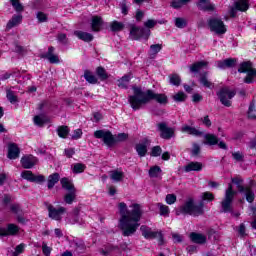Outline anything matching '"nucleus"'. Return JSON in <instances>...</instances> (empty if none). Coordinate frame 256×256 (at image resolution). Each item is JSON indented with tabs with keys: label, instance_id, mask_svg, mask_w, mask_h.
<instances>
[{
	"label": "nucleus",
	"instance_id": "obj_1",
	"mask_svg": "<svg viewBox=\"0 0 256 256\" xmlns=\"http://www.w3.org/2000/svg\"><path fill=\"white\" fill-rule=\"evenodd\" d=\"M119 228L122 231L123 237H131L137 233L139 229V222L141 221V216L143 215V210H141L140 204H132L127 208V204L124 202L119 203Z\"/></svg>",
	"mask_w": 256,
	"mask_h": 256
},
{
	"label": "nucleus",
	"instance_id": "obj_2",
	"mask_svg": "<svg viewBox=\"0 0 256 256\" xmlns=\"http://www.w3.org/2000/svg\"><path fill=\"white\" fill-rule=\"evenodd\" d=\"M134 95L129 96L128 101L133 109V111H139L142 105H147L149 101L153 100L160 103V105H167V95L156 94L153 90H147L144 92L140 87H132Z\"/></svg>",
	"mask_w": 256,
	"mask_h": 256
},
{
	"label": "nucleus",
	"instance_id": "obj_3",
	"mask_svg": "<svg viewBox=\"0 0 256 256\" xmlns=\"http://www.w3.org/2000/svg\"><path fill=\"white\" fill-rule=\"evenodd\" d=\"M202 201L199 204H195L193 198H188L185 203L176 210V215H191L192 217H199L205 213L203 209V201H213L215 195L211 192H203L201 195Z\"/></svg>",
	"mask_w": 256,
	"mask_h": 256
},
{
	"label": "nucleus",
	"instance_id": "obj_4",
	"mask_svg": "<svg viewBox=\"0 0 256 256\" xmlns=\"http://www.w3.org/2000/svg\"><path fill=\"white\" fill-rule=\"evenodd\" d=\"M238 73H247L246 77L244 78V83H247V85H251V83H255L256 69L253 68V62L244 61L240 63L238 68Z\"/></svg>",
	"mask_w": 256,
	"mask_h": 256
},
{
	"label": "nucleus",
	"instance_id": "obj_5",
	"mask_svg": "<svg viewBox=\"0 0 256 256\" xmlns=\"http://www.w3.org/2000/svg\"><path fill=\"white\" fill-rule=\"evenodd\" d=\"M235 195H237V192L233 190V185L228 184V188L225 192L224 200L221 202V213H231L232 208L231 204L233 203V199H235Z\"/></svg>",
	"mask_w": 256,
	"mask_h": 256
},
{
	"label": "nucleus",
	"instance_id": "obj_6",
	"mask_svg": "<svg viewBox=\"0 0 256 256\" xmlns=\"http://www.w3.org/2000/svg\"><path fill=\"white\" fill-rule=\"evenodd\" d=\"M216 95L219 98L220 103L222 105H224V107H231V105H232L231 99H233V97H235V95H237V92L229 89V87H224V88L220 89L216 93Z\"/></svg>",
	"mask_w": 256,
	"mask_h": 256
},
{
	"label": "nucleus",
	"instance_id": "obj_7",
	"mask_svg": "<svg viewBox=\"0 0 256 256\" xmlns=\"http://www.w3.org/2000/svg\"><path fill=\"white\" fill-rule=\"evenodd\" d=\"M94 137L96 139H102L103 143L106 144L107 147H113V145L117 143L115 136H113V133L109 130H97L94 132Z\"/></svg>",
	"mask_w": 256,
	"mask_h": 256
},
{
	"label": "nucleus",
	"instance_id": "obj_8",
	"mask_svg": "<svg viewBox=\"0 0 256 256\" xmlns=\"http://www.w3.org/2000/svg\"><path fill=\"white\" fill-rule=\"evenodd\" d=\"M45 207L48 209V216L50 219H54V221H61V219H63L62 216L67 213V208L62 206L55 208V206L49 204L48 202H45Z\"/></svg>",
	"mask_w": 256,
	"mask_h": 256
},
{
	"label": "nucleus",
	"instance_id": "obj_9",
	"mask_svg": "<svg viewBox=\"0 0 256 256\" xmlns=\"http://www.w3.org/2000/svg\"><path fill=\"white\" fill-rule=\"evenodd\" d=\"M208 25L210 31L216 33V35H225V33H227V28H225V24L219 18L209 19Z\"/></svg>",
	"mask_w": 256,
	"mask_h": 256
},
{
	"label": "nucleus",
	"instance_id": "obj_10",
	"mask_svg": "<svg viewBox=\"0 0 256 256\" xmlns=\"http://www.w3.org/2000/svg\"><path fill=\"white\" fill-rule=\"evenodd\" d=\"M157 131L160 132L161 139H173L175 137V128H171L167 125V122H160L156 124Z\"/></svg>",
	"mask_w": 256,
	"mask_h": 256
},
{
	"label": "nucleus",
	"instance_id": "obj_11",
	"mask_svg": "<svg viewBox=\"0 0 256 256\" xmlns=\"http://www.w3.org/2000/svg\"><path fill=\"white\" fill-rule=\"evenodd\" d=\"M130 35L135 41L141 39L142 37H144V39H149V35H151V30L132 26Z\"/></svg>",
	"mask_w": 256,
	"mask_h": 256
},
{
	"label": "nucleus",
	"instance_id": "obj_12",
	"mask_svg": "<svg viewBox=\"0 0 256 256\" xmlns=\"http://www.w3.org/2000/svg\"><path fill=\"white\" fill-rule=\"evenodd\" d=\"M22 179H26V181H30L31 183H43L45 181V176L38 175L35 176L33 172L29 170H25L21 173Z\"/></svg>",
	"mask_w": 256,
	"mask_h": 256
},
{
	"label": "nucleus",
	"instance_id": "obj_13",
	"mask_svg": "<svg viewBox=\"0 0 256 256\" xmlns=\"http://www.w3.org/2000/svg\"><path fill=\"white\" fill-rule=\"evenodd\" d=\"M249 9V2L247 0H239L235 3V8H231L230 17H237V11H247Z\"/></svg>",
	"mask_w": 256,
	"mask_h": 256
},
{
	"label": "nucleus",
	"instance_id": "obj_14",
	"mask_svg": "<svg viewBox=\"0 0 256 256\" xmlns=\"http://www.w3.org/2000/svg\"><path fill=\"white\" fill-rule=\"evenodd\" d=\"M21 164L24 169H33L37 165V159L33 155L23 156Z\"/></svg>",
	"mask_w": 256,
	"mask_h": 256
},
{
	"label": "nucleus",
	"instance_id": "obj_15",
	"mask_svg": "<svg viewBox=\"0 0 256 256\" xmlns=\"http://www.w3.org/2000/svg\"><path fill=\"white\" fill-rule=\"evenodd\" d=\"M19 233V226L8 224L6 228H2V237L15 236Z\"/></svg>",
	"mask_w": 256,
	"mask_h": 256
},
{
	"label": "nucleus",
	"instance_id": "obj_16",
	"mask_svg": "<svg viewBox=\"0 0 256 256\" xmlns=\"http://www.w3.org/2000/svg\"><path fill=\"white\" fill-rule=\"evenodd\" d=\"M140 231L145 239H157V235H159V232H155L145 225L140 227Z\"/></svg>",
	"mask_w": 256,
	"mask_h": 256
},
{
	"label": "nucleus",
	"instance_id": "obj_17",
	"mask_svg": "<svg viewBox=\"0 0 256 256\" xmlns=\"http://www.w3.org/2000/svg\"><path fill=\"white\" fill-rule=\"evenodd\" d=\"M19 153H21V150L19 149V146L15 143H10L8 145V159H18Z\"/></svg>",
	"mask_w": 256,
	"mask_h": 256
},
{
	"label": "nucleus",
	"instance_id": "obj_18",
	"mask_svg": "<svg viewBox=\"0 0 256 256\" xmlns=\"http://www.w3.org/2000/svg\"><path fill=\"white\" fill-rule=\"evenodd\" d=\"M237 63V59L228 58L217 62L218 69H231Z\"/></svg>",
	"mask_w": 256,
	"mask_h": 256
},
{
	"label": "nucleus",
	"instance_id": "obj_19",
	"mask_svg": "<svg viewBox=\"0 0 256 256\" xmlns=\"http://www.w3.org/2000/svg\"><path fill=\"white\" fill-rule=\"evenodd\" d=\"M55 47L50 46L48 52L45 55H42L44 59H48L49 63L55 64L59 63V56L55 55Z\"/></svg>",
	"mask_w": 256,
	"mask_h": 256
},
{
	"label": "nucleus",
	"instance_id": "obj_20",
	"mask_svg": "<svg viewBox=\"0 0 256 256\" xmlns=\"http://www.w3.org/2000/svg\"><path fill=\"white\" fill-rule=\"evenodd\" d=\"M190 239L192 243H197L198 245L207 243V236L197 232L190 233Z\"/></svg>",
	"mask_w": 256,
	"mask_h": 256
},
{
	"label": "nucleus",
	"instance_id": "obj_21",
	"mask_svg": "<svg viewBox=\"0 0 256 256\" xmlns=\"http://www.w3.org/2000/svg\"><path fill=\"white\" fill-rule=\"evenodd\" d=\"M103 27V18L101 16H93L91 21V29L94 33H99Z\"/></svg>",
	"mask_w": 256,
	"mask_h": 256
},
{
	"label": "nucleus",
	"instance_id": "obj_22",
	"mask_svg": "<svg viewBox=\"0 0 256 256\" xmlns=\"http://www.w3.org/2000/svg\"><path fill=\"white\" fill-rule=\"evenodd\" d=\"M60 183L62 185V189L67 191V193L77 191L73 182L71 180H69V178H67V177L62 178L60 180Z\"/></svg>",
	"mask_w": 256,
	"mask_h": 256
},
{
	"label": "nucleus",
	"instance_id": "obj_23",
	"mask_svg": "<svg viewBox=\"0 0 256 256\" xmlns=\"http://www.w3.org/2000/svg\"><path fill=\"white\" fill-rule=\"evenodd\" d=\"M74 35L78 37L81 41H84L85 43H91L93 41L94 37L93 34L89 32H83V31H75Z\"/></svg>",
	"mask_w": 256,
	"mask_h": 256
},
{
	"label": "nucleus",
	"instance_id": "obj_24",
	"mask_svg": "<svg viewBox=\"0 0 256 256\" xmlns=\"http://www.w3.org/2000/svg\"><path fill=\"white\" fill-rule=\"evenodd\" d=\"M207 65H209V62L207 61L195 62L189 66L190 73H199L201 69H204Z\"/></svg>",
	"mask_w": 256,
	"mask_h": 256
},
{
	"label": "nucleus",
	"instance_id": "obj_25",
	"mask_svg": "<svg viewBox=\"0 0 256 256\" xmlns=\"http://www.w3.org/2000/svg\"><path fill=\"white\" fill-rule=\"evenodd\" d=\"M22 21H23V16H21V15H14L8 21V23L6 25V29L9 31V29H13V27H17V25H21Z\"/></svg>",
	"mask_w": 256,
	"mask_h": 256
},
{
	"label": "nucleus",
	"instance_id": "obj_26",
	"mask_svg": "<svg viewBox=\"0 0 256 256\" xmlns=\"http://www.w3.org/2000/svg\"><path fill=\"white\" fill-rule=\"evenodd\" d=\"M182 133H188V135H194L195 137H201L203 135V132L199 131L195 127H191L189 125H184L181 128Z\"/></svg>",
	"mask_w": 256,
	"mask_h": 256
},
{
	"label": "nucleus",
	"instance_id": "obj_27",
	"mask_svg": "<svg viewBox=\"0 0 256 256\" xmlns=\"http://www.w3.org/2000/svg\"><path fill=\"white\" fill-rule=\"evenodd\" d=\"M203 169V164L201 162H190L184 167L186 173H191V171H201Z\"/></svg>",
	"mask_w": 256,
	"mask_h": 256
},
{
	"label": "nucleus",
	"instance_id": "obj_28",
	"mask_svg": "<svg viewBox=\"0 0 256 256\" xmlns=\"http://www.w3.org/2000/svg\"><path fill=\"white\" fill-rule=\"evenodd\" d=\"M132 78L133 74L131 73L124 75L121 80H118V87H120V89H127V87H129V81H131Z\"/></svg>",
	"mask_w": 256,
	"mask_h": 256
},
{
	"label": "nucleus",
	"instance_id": "obj_29",
	"mask_svg": "<svg viewBox=\"0 0 256 256\" xmlns=\"http://www.w3.org/2000/svg\"><path fill=\"white\" fill-rule=\"evenodd\" d=\"M81 210L79 208H74L72 213H70L69 217L67 218L68 223L70 225H75V223H79V213Z\"/></svg>",
	"mask_w": 256,
	"mask_h": 256
},
{
	"label": "nucleus",
	"instance_id": "obj_30",
	"mask_svg": "<svg viewBox=\"0 0 256 256\" xmlns=\"http://www.w3.org/2000/svg\"><path fill=\"white\" fill-rule=\"evenodd\" d=\"M59 179H61V176L59 173H53L48 177V189H53L57 183H59Z\"/></svg>",
	"mask_w": 256,
	"mask_h": 256
},
{
	"label": "nucleus",
	"instance_id": "obj_31",
	"mask_svg": "<svg viewBox=\"0 0 256 256\" xmlns=\"http://www.w3.org/2000/svg\"><path fill=\"white\" fill-rule=\"evenodd\" d=\"M71 247L77 251V253H85V243L81 240H73L71 242Z\"/></svg>",
	"mask_w": 256,
	"mask_h": 256
},
{
	"label": "nucleus",
	"instance_id": "obj_32",
	"mask_svg": "<svg viewBox=\"0 0 256 256\" xmlns=\"http://www.w3.org/2000/svg\"><path fill=\"white\" fill-rule=\"evenodd\" d=\"M125 177V174L123 173V171H119V170H112L110 172V179H112V181H115L116 183L121 182Z\"/></svg>",
	"mask_w": 256,
	"mask_h": 256
},
{
	"label": "nucleus",
	"instance_id": "obj_33",
	"mask_svg": "<svg viewBox=\"0 0 256 256\" xmlns=\"http://www.w3.org/2000/svg\"><path fill=\"white\" fill-rule=\"evenodd\" d=\"M197 7L201 11H213V6L209 0H198Z\"/></svg>",
	"mask_w": 256,
	"mask_h": 256
},
{
	"label": "nucleus",
	"instance_id": "obj_34",
	"mask_svg": "<svg viewBox=\"0 0 256 256\" xmlns=\"http://www.w3.org/2000/svg\"><path fill=\"white\" fill-rule=\"evenodd\" d=\"M240 193L244 194L248 203H253V201H255V192H253V189H251V187H245L243 192Z\"/></svg>",
	"mask_w": 256,
	"mask_h": 256
},
{
	"label": "nucleus",
	"instance_id": "obj_35",
	"mask_svg": "<svg viewBox=\"0 0 256 256\" xmlns=\"http://www.w3.org/2000/svg\"><path fill=\"white\" fill-rule=\"evenodd\" d=\"M207 75H209L208 72H204L202 74H200V84L203 85V87H206L207 89H211V87H213V84L211 81H209V79L207 78Z\"/></svg>",
	"mask_w": 256,
	"mask_h": 256
},
{
	"label": "nucleus",
	"instance_id": "obj_36",
	"mask_svg": "<svg viewBox=\"0 0 256 256\" xmlns=\"http://www.w3.org/2000/svg\"><path fill=\"white\" fill-rule=\"evenodd\" d=\"M163 49V45L161 44H152L149 50V56L151 59H155L157 57V53H159Z\"/></svg>",
	"mask_w": 256,
	"mask_h": 256
},
{
	"label": "nucleus",
	"instance_id": "obj_37",
	"mask_svg": "<svg viewBox=\"0 0 256 256\" xmlns=\"http://www.w3.org/2000/svg\"><path fill=\"white\" fill-rule=\"evenodd\" d=\"M77 199V191L67 192L64 195V203L72 205L73 201Z\"/></svg>",
	"mask_w": 256,
	"mask_h": 256
},
{
	"label": "nucleus",
	"instance_id": "obj_38",
	"mask_svg": "<svg viewBox=\"0 0 256 256\" xmlns=\"http://www.w3.org/2000/svg\"><path fill=\"white\" fill-rule=\"evenodd\" d=\"M110 29L114 33H117L119 31H123V29H125V24H123V22H119V21L115 20L112 23H110Z\"/></svg>",
	"mask_w": 256,
	"mask_h": 256
},
{
	"label": "nucleus",
	"instance_id": "obj_39",
	"mask_svg": "<svg viewBox=\"0 0 256 256\" xmlns=\"http://www.w3.org/2000/svg\"><path fill=\"white\" fill-rule=\"evenodd\" d=\"M96 74L99 77L100 81H106V79H109V75L107 74V71L105 70V68L99 66L96 69Z\"/></svg>",
	"mask_w": 256,
	"mask_h": 256
},
{
	"label": "nucleus",
	"instance_id": "obj_40",
	"mask_svg": "<svg viewBox=\"0 0 256 256\" xmlns=\"http://www.w3.org/2000/svg\"><path fill=\"white\" fill-rule=\"evenodd\" d=\"M135 149L139 157H145L147 155V144H136Z\"/></svg>",
	"mask_w": 256,
	"mask_h": 256
},
{
	"label": "nucleus",
	"instance_id": "obj_41",
	"mask_svg": "<svg viewBox=\"0 0 256 256\" xmlns=\"http://www.w3.org/2000/svg\"><path fill=\"white\" fill-rule=\"evenodd\" d=\"M204 139L206 140L207 145H217V143H219V138L214 134H206Z\"/></svg>",
	"mask_w": 256,
	"mask_h": 256
},
{
	"label": "nucleus",
	"instance_id": "obj_42",
	"mask_svg": "<svg viewBox=\"0 0 256 256\" xmlns=\"http://www.w3.org/2000/svg\"><path fill=\"white\" fill-rule=\"evenodd\" d=\"M58 137L61 139H67V135H69V127L68 126H59L57 128Z\"/></svg>",
	"mask_w": 256,
	"mask_h": 256
},
{
	"label": "nucleus",
	"instance_id": "obj_43",
	"mask_svg": "<svg viewBox=\"0 0 256 256\" xmlns=\"http://www.w3.org/2000/svg\"><path fill=\"white\" fill-rule=\"evenodd\" d=\"M84 78L88 83H91L92 85H95L97 83V77L91 73L89 70H85L84 72Z\"/></svg>",
	"mask_w": 256,
	"mask_h": 256
},
{
	"label": "nucleus",
	"instance_id": "obj_44",
	"mask_svg": "<svg viewBox=\"0 0 256 256\" xmlns=\"http://www.w3.org/2000/svg\"><path fill=\"white\" fill-rule=\"evenodd\" d=\"M174 23H175V27H177L178 29H185V27H187L186 18L177 17L175 18Z\"/></svg>",
	"mask_w": 256,
	"mask_h": 256
},
{
	"label": "nucleus",
	"instance_id": "obj_45",
	"mask_svg": "<svg viewBox=\"0 0 256 256\" xmlns=\"http://www.w3.org/2000/svg\"><path fill=\"white\" fill-rule=\"evenodd\" d=\"M248 117L249 119H256V105L255 100H252L250 102L249 108H248Z\"/></svg>",
	"mask_w": 256,
	"mask_h": 256
},
{
	"label": "nucleus",
	"instance_id": "obj_46",
	"mask_svg": "<svg viewBox=\"0 0 256 256\" xmlns=\"http://www.w3.org/2000/svg\"><path fill=\"white\" fill-rule=\"evenodd\" d=\"M169 81L171 85L179 87L181 85V77L179 74H171L169 75Z\"/></svg>",
	"mask_w": 256,
	"mask_h": 256
},
{
	"label": "nucleus",
	"instance_id": "obj_47",
	"mask_svg": "<svg viewBox=\"0 0 256 256\" xmlns=\"http://www.w3.org/2000/svg\"><path fill=\"white\" fill-rule=\"evenodd\" d=\"M6 97H7L8 101H10V103H12V105H14V103H17L19 101V99L17 98V94H15V92L13 90H7Z\"/></svg>",
	"mask_w": 256,
	"mask_h": 256
},
{
	"label": "nucleus",
	"instance_id": "obj_48",
	"mask_svg": "<svg viewBox=\"0 0 256 256\" xmlns=\"http://www.w3.org/2000/svg\"><path fill=\"white\" fill-rule=\"evenodd\" d=\"M172 99L174 101H176V103H182L183 101H185L187 99V95L185 94V92L180 91L178 93H176Z\"/></svg>",
	"mask_w": 256,
	"mask_h": 256
},
{
	"label": "nucleus",
	"instance_id": "obj_49",
	"mask_svg": "<svg viewBox=\"0 0 256 256\" xmlns=\"http://www.w3.org/2000/svg\"><path fill=\"white\" fill-rule=\"evenodd\" d=\"M34 123L38 127H43V125L47 123V118L44 115H37L34 117Z\"/></svg>",
	"mask_w": 256,
	"mask_h": 256
},
{
	"label": "nucleus",
	"instance_id": "obj_50",
	"mask_svg": "<svg viewBox=\"0 0 256 256\" xmlns=\"http://www.w3.org/2000/svg\"><path fill=\"white\" fill-rule=\"evenodd\" d=\"M159 175H161V167L154 166V167L150 168L149 177L157 178V177H159Z\"/></svg>",
	"mask_w": 256,
	"mask_h": 256
},
{
	"label": "nucleus",
	"instance_id": "obj_51",
	"mask_svg": "<svg viewBox=\"0 0 256 256\" xmlns=\"http://www.w3.org/2000/svg\"><path fill=\"white\" fill-rule=\"evenodd\" d=\"M232 157L234 161H236V163H243V161H245V155L243 154V152H233Z\"/></svg>",
	"mask_w": 256,
	"mask_h": 256
},
{
	"label": "nucleus",
	"instance_id": "obj_52",
	"mask_svg": "<svg viewBox=\"0 0 256 256\" xmlns=\"http://www.w3.org/2000/svg\"><path fill=\"white\" fill-rule=\"evenodd\" d=\"M85 169H87V166H85V164L83 163H76L73 166V173L79 174V173H83V171H85Z\"/></svg>",
	"mask_w": 256,
	"mask_h": 256
},
{
	"label": "nucleus",
	"instance_id": "obj_53",
	"mask_svg": "<svg viewBox=\"0 0 256 256\" xmlns=\"http://www.w3.org/2000/svg\"><path fill=\"white\" fill-rule=\"evenodd\" d=\"M232 183L237 186L239 193H243V191H245V186L241 185V183H243V179L232 178Z\"/></svg>",
	"mask_w": 256,
	"mask_h": 256
},
{
	"label": "nucleus",
	"instance_id": "obj_54",
	"mask_svg": "<svg viewBox=\"0 0 256 256\" xmlns=\"http://www.w3.org/2000/svg\"><path fill=\"white\" fill-rule=\"evenodd\" d=\"M10 210L15 215H23V210L21 209V205L19 204H11Z\"/></svg>",
	"mask_w": 256,
	"mask_h": 256
},
{
	"label": "nucleus",
	"instance_id": "obj_55",
	"mask_svg": "<svg viewBox=\"0 0 256 256\" xmlns=\"http://www.w3.org/2000/svg\"><path fill=\"white\" fill-rule=\"evenodd\" d=\"M157 205L160 209V215H162L163 217H167L169 215V206L161 203H158Z\"/></svg>",
	"mask_w": 256,
	"mask_h": 256
},
{
	"label": "nucleus",
	"instance_id": "obj_56",
	"mask_svg": "<svg viewBox=\"0 0 256 256\" xmlns=\"http://www.w3.org/2000/svg\"><path fill=\"white\" fill-rule=\"evenodd\" d=\"M161 153H163V149H161V146H154L151 150V157H161Z\"/></svg>",
	"mask_w": 256,
	"mask_h": 256
},
{
	"label": "nucleus",
	"instance_id": "obj_57",
	"mask_svg": "<svg viewBox=\"0 0 256 256\" xmlns=\"http://www.w3.org/2000/svg\"><path fill=\"white\" fill-rule=\"evenodd\" d=\"M10 3L15 11H17L18 13H21V11H23V5L19 3V0H10Z\"/></svg>",
	"mask_w": 256,
	"mask_h": 256
},
{
	"label": "nucleus",
	"instance_id": "obj_58",
	"mask_svg": "<svg viewBox=\"0 0 256 256\" xmlns=\"http://www.w3.org/2000/svg\"><path fill=\"white\" fill-rule=\"evenodd\" d=\"M57 39H58L59 43H61L62 45H67V43H69L67 34L60 33V34H58Z\"/></svg>",
	"mask_w": 256,
	"mask_h": 256
},
{
	"label": "nucleus",
	"instance_id": "obj_59",
	"mask_svg": "<svg viewBox=\"0 0 256 256\" xmlns=\"http://www.w3.org/2000/svg\"><path fill=\"white\" fill-rule=\"evenodd\" d=\"M176 202H177V196L175 194L166 195V203L168 205H173Z\"/></svg>",
	"mask_w": 256,
	"mask_h": 256
},
{
	"label": "nucleus",
	"instance_id": "obj_60",
	"mask_svg": "<svg viewBox=\"0 0 256 256\" xmlns=\"http://www.w3.org/2000/svg\"><path fill=\"white\" fill-rule=\"evenodd\" d=\"M183 5H186L185 2H183V0H173L171 7H173V9H181Z\"/></svg>",
	"mask_w": 256,
	"mask_h": 256
},
{
	"label": "nucleus",
	"instance_id": "obj_61",
	"mask_svg": "<svg viewBox=\"0 0 256 256\" xmlns=\"http://www.w3.org/2000/svg\"><path fill=\"white\" fill-rule=\"evenodd\" d=\"M36 17H37L39 23H46V21H47V14H45L43 12H38L36 14Z\"/></svg>",
	"mask_w": 256,
	"mask_h": 256
},
{
	"label": "nucleus",
	"instance_id": "obj_62",
	"mask_svg": "<svg viewBox=\"0 0 256 256\" xmlns=\"http://www.w3.org/2000/svg\"><path fill=\"white\" fill-rule=\"evenodd\" d=\"M199 153H201V146H199V144H197V143H194L193 148H192L193 157H197V155H199Z\"/></svg>",
	"mask_w": 256,
	"mask_h": 256
},
{
	"label": "nucleus",
	"instance_id": "obj_63",
	"mask_svg": "<svg viewBox=\"0 0 256 256\" xmlns=\"http://www.w3.org/2000/svg\"><path fill=\"white\" fill-rule=\"evenodd\" d=\"M42 252L44 255L49 256L51 255V247L47 246V243H42Z\"/></svg>",
	"mask_w": 256,
	"mask_h": 256
},
{
	"label": "nucleus",
	"instance_id": "obj_64",
	"mask_svg": "<svg viewBox=\"0 0 256 256\" xmlns=\"http://www.w3.org/2000/svg\"><path fill=\"white\" fill-rule=\"evenodd\" d=\"M81 135H83V131L81 129H76L72 134V139H81Z\"/></svg>",
	"mask_w": 256,
	"mask_h": 256
}]
</instances>
